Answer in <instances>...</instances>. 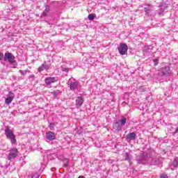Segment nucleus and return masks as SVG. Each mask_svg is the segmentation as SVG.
Returning a JSON list of instances; mask_svg holds the SVG:
<instances>
[{"label": "nucleus", "mask_w": 178, "mask_h": 178, "mask_svg": "<svg viewBox=\"0 0 178 178\" xmlns=\"http://www.w3.org/2000/svg\"><path fill=\"white\" fill-rule=\"evenodd\" d=\"M160 73H162L163 76H169V74L172 73V70H170V66L165 65L162 67L160 70Z\"/></svg>", "instance_id": "nucleus-6"}, {"label": "nucleus", "mask_w": 178, "mask_h": 178, "mask_svg": "<svg viewBox=\"0 0 178 178\" xmlns=\"http://www.w3.org/2000/svg\"><path fill=\"white\" fill-rule=\"evenodd\" d=\"M83 104H84V99L82 97H77L75 101L76 108H81Z\"/></svg>", "instance_id": "nucleus-14"}, {"label": "nucleus", "mask_w": 178, "mask_h": 178, "mask_svg": "<svg viewBox=\"0 0 178 178\" xmlns=\"http://www.w3.org/2000/svg\"><path fill=\"white\" fill-rule=\"evenodd\" d=\"M50 130H54L55 125H54V124H50L49 126Z\"/></svg>", "instance_id": "nucleus-28"}, {"label": "nucleus", "mask_w": 178, "mask_h": 178, "mask_svg": "<svg viewBox=\"0 0 178 178\" xmlns=\"http://www.w3.org/2000/svg\"><path fill=\"white\" fill-rule=\"evenodd\" d=\"M56 81H58L56 77L49 76L46 77L44 79V82L47 84V86H49V84H52V83H56Z\"/></svg>", "instance_id": "nucleus-13"}, {"label": "nucleus", "mask_w": 178, "mask_h": 178, "mask_svg": "<svg viewBox=\"0 0 178 178\" xmlns=\"http://www.w3.org/2000/svg\"><path fill=\"white\" fill-rule=\"evenodd\" d=\"M178 168V158L176 157L174 159V161L171 164V169L173 170V169H176Z\"/></svg>", "instance_id": "nucleus-17"}, {"label": "nucleus", "mask_w": 178, "mask_h": 178, "mask_svg": "<svg viewBox=\"0 0 178 178\" xmlns=\"http://www.w3.org/2000/svg\"><path fill=\"white\" fill-rule=\"evenodd\" d=\"M8 152L7 159L11 162H13V160L16 159L19 155V150L17 148H12Z\"/></svg>", "instance_id": "nucleus-4"}, {"label": "nucleus", "mask_w": 178, "mask_h": 178, "mask_svg": "<svg viewBox=\"0 0 178 178\" xmlns=\"http://www.w3.org/2000/svg\"><path fill=\"white\" fill-rule=\"evenodd\" d=\"M49 12H51V7H49V6H46L44 11L41 14V16L42 17H47V16H48V13H49Z\"/></svg>", "instance_id": "nucleus-15"}, {"label": "nucleus", "mask_w": 178, "mask_h": 178, "mask_svg": "<svg viewBox=\"0 0 178 178\" xmlns=\"http://www.w3.org/2000/svg\"><path fill=\"white\" fill-rule=\"evenodd\" d=\"M124 160L127 161L129 163L131 162V154L129 152H127L124 156Z\"/></svg>", "instance_id": "nucleus-19"}, {"label": "nucleus", "mask_w": 178, "mask_h": 178, "mask_svg": "<svg viewBox=\"0 0 178 178\" xmlns=\"http://www.w3.org/2000/svg\"><path fill=\"white\" fill-rule=\"evenodd\" d=\"M65 167H67V164H65Z\"/></svg>", "instance_id": "nucleus-37"}, {"label": "nucleus", "mask_w": 178, "mask_h": 178, "mask_svg": "<svg viewBox=\"0 0 178 178\" xmlns=\"http://www.w3.org/2000/svg\"><path fill=\"white\" fill-rule=\"evenodd\" d=\"M46 140L47 143L49 141H54V140H56V134L55 132L48 131L46 133Z\"/></svg>", "instance_id": "nucleus-8"}, {"label": "nucleus", "mask_w": 178, "mask_h": 178, "mask_svg": "<svg viewBox=\"0 0 178 178\" xmlns=\"http://www.w3.org/2000/svg\"><path fill=\"white\" fill-rule=\"evenodd\" d=\"M40 174L35 172L34 174H32L31 175L29 176V178H39Z\"/></svg>", "instance_id": "nucleus-24"}, {"label": "nucleus", "mask_w": 178, "mask_h": 178, "mask_svg": "<svg viewBox=\"0 0 178 178\" xmlns=\"http://www.w3.org/2000/svg\"><path fill=\"white\" fill-rule=\"evenodd\" d=\"M13 99H15V93L9 91L8 94L7 95V98L5 100V104L7 105H10Z\"/></svg>", "instance_id": "nucleus-9"}, {"label": "nucleus", "mask_w": 178, "mask_h": 178, "mask_svg": "<svg viewBox=\"0 0 178 178\" xmlns=\"http://www.w3.org/2000/svg\"><path fill=\"white\" fill-rule=\"evenodd\" d=\"M122 126L120 124V122H115L114 123L113 129H115V130H116V131H120V130H122Z\"/></svg>", "instance_id": "nucleus-16"}, {"label": "nucleus", "mask_w": 178, "mask_h": 178, "mask_svg": "<svg viewBox=\"0 0 178 178\" xmlns=\"http://www.w3.org/2000/svg\"><path fill=\"white\" fill-rule=\"evenodd\" d=\"M51 155L53 156V158H54V159H56V155L55 154H52Z\"/></svg>", "instance_id": "nucleus-34"}, {"label": "nucleus", "mask_w": 178, "mask_h": 178, "mask_svg": "<svg viewBox=\"0 0 178 178\" xmlns=\"http://www.w3.org/2000/svg\"><path fill=\"white\" fill-rule=\"evenodd\" d=\"M160 178H168V175L166 174H163L160 175Z\"/></svg>", "instance_id": "nucleus-29"}, {"label": "nucleus", "mask_w": 178, "mask_h": 178, "mask_svg": "<svg viewBox=\"0 0 178 178\" xmlns=\"http://www.w3.org/2000/svg\"><path fill=\"white\" fill-rule=\"evenodd\" d=\"M94 15L93 14H90V15H88V19L89 20H94Z\"/></svg>", "instance_id": "nucleus-27"}, {"label": "nucleus", "mask_w": 178, "mask_h": 178, "mask_svg": "<svg viewBox=\"0 0 178 178\" xmlns=\"http://www.w3.org/2000/svg\"><path fill=\"white\" fill-rule=\"evenodd\" d=\"M78 178H85L84 176H79Z\"/></svg>", "instance_id": "nucleus-35"}, {"label": "nucleus", "mask_w": 178, "mask_h": 178, "mask_svg": "<svg viewBox=\"0 0 178 178\" xmlns=\"http://www.w3.org/2000/svg\"><path fill=\"white\" fill-rule=\"evenodd\" d=\"M152 49H154V46L152 45L145 46L143 50V55H145V56H149V55L152 54Z\"/></svg>", "instance_id": "nucleus-7"}, {"label": "nucleus", "mask_w": 178, "mask_h": 178, "mask_svg": "<svg viewBox=\"0 0 178 178\" xmlns=\"http://www.w3.org/2000/svg\"><path fill=\"white\" fill-rule=\"evenodd\" d=\"M154 2H156V3H159V6H160V8H163V0H154Z\"/></svg>", "instance_id": "nucleus-20"}, {"label": "nucleus", "mask_w": 178, "mask_h": 178, "mask_svg": "<svg viewBox=\"0 0 178 178\" xmlns=\"http://www.w3.org/2000/svg\"><path fill=\"white\" fill-rule=\"evenodd\" d=\"M19 72L21 73L22 76H26V74H27L28 73H30V70H20Z\"/></svg>", "instance_id": "nucleus-22"}, {"label": "nucleus", "mask_w": 178, "mask_h": 178, "mask_svg": "<svg viewBox=\"0 0 178 178\" xmlns=\"http://www.w3.org/2000/svg\"><path fill=\"white\" fill-rule=\"evenodd\" d=\"M3 58V54L0 53V60H2Z\"/></svg>", "instance_id": "nucleus-30"}, {"label": "nucleus", "mask_w": 178, "mask_h": 178, "mask_svg": "<svg viewBox=\"0 0 178 178\" xmlns=\"http://www.w3.org/2000/svg\"><path fill=\"white\" fill-rule=\"evenodd\" d=\"M127 104V103H126V102H123L121 105L122 106H126Z\"/></svg>", "instance_id": "nucleus-31"}, {"label": "nucleus", "mask_w": 178, "mask_h": 178, "mask_svg": "<svg viewBox=\"0 0 178 178\" xmlns=\"http://www.w3.org/2000/svg\"><path fill=\"white\" fill-rule=\"evenodd\" d=\"M51 67V64L48 61H44V63L42 64L41 66L38 67V72L41 73V72H44V70H48Z\"/></svg>", "instance_id": "nucleus-10"}, {"label": "nucleus", "mask_w": 178, "mask_h": 178, "mask_svg": "<svg viewBox=\"0 0 178 178\" xmlns=\"http://www.w3.org/2000/svg\"><path fill=\"white\" fill-rule=\"evenodd\" d=\"M29 78H30V79H34V74L30 75V76H29Z\"/></svg>", "instance_id": "nucleus-33"}, {"label": "nucleus", "mask_w": 178, "mask_h": 178, "mask_svg": "<svg viewBox=\"0 0 178 178\" xmlns=\"http://www.w3.org/2000/svg\"><path fill=\"white\" fill-rule=\"evenodd\" d=\"M3 60L8 62L11 65V67L16 69L17 67V62L16 61V57L12 53L7 51L3 56Z\"/></svg>", "instance_id": "nucleus-1"}, {"label": "nucleus", "mask_w": 178, "mask_h": 178, "mask_svg": "<svg viewBox=\"0 0 178 178\" xmlns=\"http://www.w3.org/2000/svg\"><path fill=\"white\" fill-rule=\"evenodd\" d=\"M127 119L125 118H123L122 119L120 120V124H121V126H124V124H126V122H127Z\"/></svg>", "instance_id": "nucleus-23"}, {"label": "nucleus", "mask_w": 178, "mask_h": 178, "mask_svg": "<svg viewBox=\"0 0 178 178\" xmlns=\"http://www.w3.org/2000/svg\"><path fill=\"white\" fill-rule=\"evenodd\" d=\"M177 133H178V127L176 128L175 131L174 132V134H176Z\"/></svg>", "instance_id": "nucleus-32"}, {"label": "nucleus", "mask_w": 178, "mask_h": 178, "mask_svg": "<svg viewBox=\"0 0 178 178\" xmlns=\"http://www.w3.org/2000/svg\"><path fill=\"white\" fill-rule=\"evenodd\" d=\"M136 161L137 163L145 165V163H148V162H149V157L148 156V154L143 152L136 156Z\"/></svg>", "instance_id": "nucleus-3"}, {"label": "nucleus", "mask_w": 178, "mask_h": 178, "mask_svg": "<svg viewBox=\"0 0 178 178\" xmlns=\"http://www.w3.org/2000/svg\"><path fill=\"white\" fill-rule=\"evenodd\" d=\"M125 138L127 143H130L131 141H135L136 138H137V134H136V132L129 133L126 135Z\"/></svg>", "instance_id": "nucleus-11"}, {"label": "nucleus", "mask_w": 178, "mask_h": 178, "mask_svg": "<svg viewBox=\"0 0 178 178\" xmlns=\"http://www.w3.org/2000/svg\"><path fill=\"white\" fill-rule=\"evenodd\" d=\"M60 69L62 70V72H65V73H69V68L67 67H65V66H61Z\"/></svg>", "instance_id": "nucleus-25"}, {"label": "nucleus", "mask_w": 178, "mask_h": 178, "mask_svg": "<svg viewBox=\"0 0 178 178\" xmlns=\"http://www.w3.org/2000/svg\"><path fill=\"white\" fill-rule=\"evenodd\" d=\"M67 86L70 87V90H71V91H76V90H77V87H79V81L74 79L73 82L67 83Z\"/></svg>", "instance_id": "nucleus-12"}, {"label": "nucleus", "mask_w": 178, "mask_h": 178, "mask_svg": "<svg viewBox=\"0 0 178 178\" xmlns=\"http://www.w3.org/2000/svg\"><path fill=\"white\" fill-rule=\"evenodd\" d=\"M127 49L129 47L126 43H120L118 47V52L120 55H126V52H127Z\"/></svg>", "instance_id": "nucleus-5"}, {"label": "nucleus", "mask_w": 178, "mask_h": 178, "mask_svg": "<svg viewBox=\"0 0 178 178\" xmlns=\"http://www.w3.org/2000/svg\"><path fill=\"white\" fill-rule=\"evenodd\" d=\"M52 94L56 98H58V95H59V94H62V92L59 90H57L56 91L52 92Z\"/></svg>", "instance_id": "nucleus-21"}, {"label": "nucleus", "mask_w": 178, "mask_h": 178, "mask_svg": "<svg viewBox=\"0 0 178 178\" xmlns=\"http://www.w3.org/2000/svg\"><path fill=\"white\" fill-rule=\"evenodd\" d=\"M144 10H145L146 15H149V13H151V10H152V6H151V4L147 5L144 8Z\"/></svg>", "instance_id": "nucleus-18"}, {"label": "nucleus", "mask_w": 178, "mask_h": 178, "mask_svg": "<svg viewBox=\"0 0 178 178\" xmlns=\"http://www.w3.org/2000/svg\"><path fill=\"white\" fill-rule=\"evenodd\" d=\"M153 62L154 63V66H158V65L159 64V58L153 59Z\"/></svg>", "instance_id": "nucleus-26"}, {"label": "nucleus", "mask_w": 178, "mask_h": 178, "mask_svg": "<svg viewBox=\"0 0 178 178\" xmlns=\"http://www.w3.org/2000/svg\"><path fill=\"white\" fill-rule=\"evenodd\" d=\"M8 166H9V164H8V165H5V168H8Z\"/></svg>", "instance_id": "nucleus-36"}, {"label": "nucleus", "mask_w": 178, "mask_h": 178, "mask_svg": "<svg viewBox=\"0 0 178 178\" xmlns=\"http://www.w3.org/2000/svg\"><path fill=\"white\" fill-rule=\"evenodd\" d=\"M4 134L6 138H8V140H10L12 145H16L17 144V141L16 140V136L15 135V134H13V131L10 130V128L9 127H7L5 129Z\"/></svg>", "instance_id": "nucleus-2"}, {"label": "nucleus", "mask_w": 178, "mask_h": 178, "mask_svg": "<svg viewBox=\"0 0 178 178\" xmlns=\"http://www.w3.org/2000/svg\"><path fill=\"white\" fill-rule=\"evenodd\" d=\"M162 12H165V10H163Z\"/></svg>", "instance_id": "nucleus-38"}]
</instances>
